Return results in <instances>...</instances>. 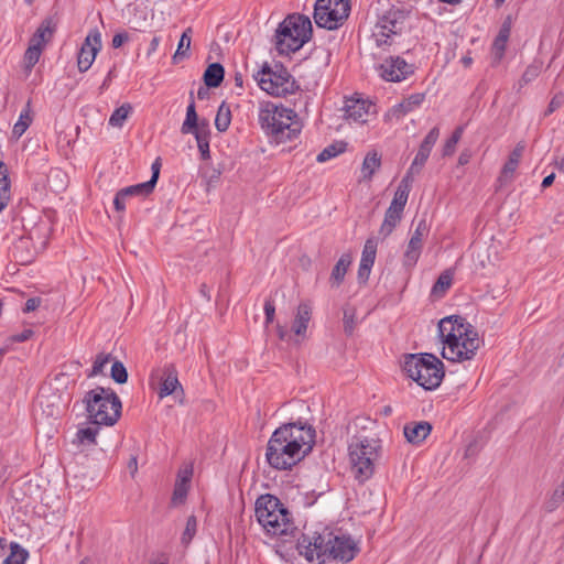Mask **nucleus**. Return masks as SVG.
I'll list each match as a JSON object with an SVG mask.
<instances>
[{
	"mask_svg": "<svg viewBox=\"0 0 564 564\" xmlns=\"http://www.w3.org/2000/svg\"><path fill=\"white\" fill-rule=\"evenodd\" d=\"M315 442V430L302 422L285 423L271 435L265 451L268 464L278 470H288L300 463Z\"/></svg>",
	"mask_w": 564,
	"mask_h": 564,
	"instance_id": "obj_1",
	"label": "nucleus"
},
{
	"mask_svg": "<svg viewBox=\"0 0 564 564\" xmlns=\"http://www.w3.org/2000/svg\"><path fill=\"white\" fill-rule=\"evenodd\" d=\"M297 549L307 561L317 560L321 563L329 560L347 563L359 551L357 543L349 535L335 533L327 529L313 536L302 534L297 540Z\"/></svg>",
	"mask_w": 564,
	"mask_h": 564,
	"instance_id": "obj_2",
	"label": "nucleus"
},
{
	"mask_svg": "<svg viewBox=\"0 0 564 564\" xmlns=\"http://www.w3.org/2000/svg\"><path fill=\"white\" fill-rule=\"evenodd\" d=\"M438 333L444 344L442 356L449 361L473 359L482 341L474 326L458 315L441 319Z\"/></svg>",
	"mask_w": 564,
	"mask_h": 564,
	"instance_id": "obj_3",
	"label": "nucleus"
},
{
	"mask_svg": "<svg viewBox=\"0 0 564 564\" xmlns=\"http://www.w3.org/2000/svg\"><path fill=\"white\" fill-rule=\"evenodd\" d=\"M258 121L261 129L276 143L295 139L302 130L294 110L271 101L260 102Z\"/></svg>",
	"mask_w": 564,
	"mask_h": 564,
	"instance_id": "obj_4",
	"label": "nucleus"
},
{
	"mask_svg": "<svg viewBox=\"0 0 564 564\" xmlns=\"http://www.w3.org/2000/svg\"><path fill=\"white\" fill-rule=\"evenodd\" d=\"M83 402L87 417L97 425L112 426L121 415V400L110 388L96 387L86 392Z\"/></svg>",
	"mask_w": 564,
	"mask_h": 564,
	"instance_id": "obj_5",
	"label": "nucleus"
},
{
	"mask_svg": "<svg viewBox=\"0 0 564 564\" xmlns=\"http://www.w3.org/2000/svg\"><path fill=\"white\" fill-rule=\"evenodd\" d=\"M254 512L258 522L269 534L288 535L295 529L288 509L272 495L260 496Z\"/></svg>",
	"mask_w": 564,
	"mask_h": 564,
	"instance_id": "obj_6",
	"label": "nucleus"
},
{
	"mask_svg": "<svg viewBox=\"0 0 564 564\" xmlns=\"http://www.w3.org/2000/svg\"><path fill=\"white\" fill-rule=\"evenodd\" d=\"M312 36V23L305 15H290L275 32V48L280 55L299 51Z\"/></svg>",
	"mask_w": 564,
	"mask_h": 564,
	"instance_id": "obj_7",
	"label": "nucleus"
},
{
	"mask_svg": "<svg viewBox=\"0 0 564 564\" xmlns=\"http://www.w3.org/2000/svg\"><path fill=\"white\" fill-rule=\"evenodd\" d=\"M408 376L426 390L437 388L444 378V365L433 354L409 355L403 365Z\"/></svg>",
	"mask_w": 564,
	"mask_h": 564,
	"instance_id": "obj_8",
	"label": "nucleus"
},
{
	"mask_svg": "<svg viewBox=\"0 0 564 564\" xmlns=\"http://www.w3.org/2000/svg\"><path fill=\"white\" fill-rule=\"evenodd\" d=\"M380 441L368 437H354L349 444L351 471L357 480L364 482L375 473L380 456Z\"/></svg>",
	"mask_w": 564,
	"mask_h": 564,
	"instance_id": "obj_9",
	"label": "nucleus"
},
{
	"mask_svg": "<svg viewBox=\"0 0 564 564\" xmlns=\"http://www.w3.org/2000/svg\"><path fill=\"white\" fill-rule=\"evenodd\" d=\"M262 90L275 97H286L300 90V85L282 65H264L253 75Z\"/></svg>",
	"mask_w": 564,
	"mask_h": 564,
	"instance_id": "obj_10",
	"label": "nucleus"
},
{
	"mask_svg": "<svg viewBox=\"0 0 564 564\" xmlns=\"http://www.w3.org/2000/svg\"><path fill=\"white\" fill-rule=\"evenodd\" d=\"M350 0H316L314 21L318 28L338 29L349 17Z\"/></svg>",
	"mask_w": 564,
	"mask_h": 564,
	"instance_id": "obj_11",
	"label": "nucleus"
},
{
	"mask_svg": "<svg viewBox=\"0 0 564 564\" xmlns=\"http://www.w3.org/2000/svg\"><path fill=\"white\" fill-rule=\"evenodd\" d=\"M405 14L399 9L388 10L377 22L373 37L378 46L390 44L391 35L402 32Z\"/></svg>",
	"mask_w": 564,
	"mask_h": 564,
	"instance_id": "obj_12",
	"label": "nucleus"
},
{
	"mask_svg": "<svg viewBox=\"0 0 564 564\" xmlns=\"http://www.w3.org/2000/svg\"><path fill=\"white\" fill-rule=\"evenodd\" d=\"M380 76L387 82L399 83L414 73V66L400 56L386 58L379 67Z\"/></svg>",
	"mask_w": 564,
	"mask_h": 564,
	"instance_id": "obj_13",
	"label": "nucleus"
},
{
	"mask_svg": "<svg viewBox=\"0 0 564 564\" xmlns=\"http://www.w3.org/2000/svg\"><path fill=\"white\" fill-rule=\"evenodd\" d=\"M101 48V34L95 29L86 36L77 56V66L80 73L87 72Z\"/></svg>",
	"mask_w": 564,
	"mask_h": 564,
	"instance_id": "obj_14",
	"label": "nucleus"
},
{
	"mask_svg": "<svg viewBox=\"0 0 564 564\" xmlns=\"http://www.w3.org/2000/svg\"><path fill=\"white\" fill-rule=\"evenodd\" d=\"M429 234V226L425 219H421L416 227L414 232L411 236V239L408 243L406 250L404 252V260L403 263L405 267L412 268L417 262L422 246H423V239Z\"/></svg>",
	"mask_w": 564,
	"mask_h": 564,
	"instance_id": "obj_15",
	"label": "nucleus"
},
{
	"mask_svg": "<svg viewBox=\"0 0 564 564\" xmlns=\"http://www.w3.org/2000/svg\"><path fill=\"white\" fill-rule=\"evenodd\" d=\"M440 137V129L437 127H434L430 130V132L426 134L424 140L422 141L419 151L408 170L406 174L404 176H410V178H413L414 175L419 174L424 166L425 162L427 161L430 153L436 143L437 139Z\"/></svg>",
	"mask_w": 564,
	"mask_h": 564,
	"instance_id": "obj_16",
	"label": "nucleus"
},
{
	"mask_svg": "<svg viewBox=\"0 0 564 564\" xmlns=\"http://www.w3.org/2000/svg\"><path fill=\"white\" fill-rule=\"evenodd\" d=\"M160 380L159 397L163 399L177 390L183 392L182 386L177 378V370L174 365H166L163 369L156 370L153 377Z\"/></svg>",
	"mask_w": 564,
	"mask_h": 564,
	"instance_id": "obj_17",
	"label": "nucleus"
},
{
	"mask_svg": "<svg viewBox=\"0 0 564 564\" xmlns=\"http://www.w3.org/2000/svg\"><path fill=\"white\" fill-rule=\"evenodd\" d=\"M371 109L375 110L373 104L355 98L347 99L344 107L346 119L362 123L367 121Z\"/></svg>",
	"mask_w": 564,
	"mask_h": 564,
	"instance_id": "obj_18",
	"label": "nucleus"
},
{
	"mask_svg": "<svg viewBox=\"0 0 564 564\" xmlns=\"http://www.w3.org/2000/svg\"><path fill=\"white\" fill-rule=\"evenodd\" d=\"M376 253L377 242L372 238L367 239L364 246L361 260L358 269L359 280L366 281L368 279L370 270L375 263Z\"/></svg>",
	"mask_w": 564,
	"mask_h": 564,
	"instance_id": "obj_19",
	"label": "nucleus"
},
{
	"mask_svg": "<svg viewBox=\"0 0 564 564\" xmlns=\"http://www.w3.org/2000/svg\"><path fill=\"white\" fill-rule=\"evenodd\" d=\"M432 425L426 421L406 423L403 433L411 444L422 443L431 433Z\"/></svg>",
	"mask_w": 564,
	"mask_h": 564,
	"instance_id": "obj_20",
	"label": "nucleus"
},
{
	"mask_svg": "<svg viewBox=\"0 0 564 564\" xmlns=\"http://www.w3.org/2000/svg\"><path fill=\"white\" fill-rule=\"evenodd\" d=\"M33 237L22 236L13 246V256L22 263L26 264L31 262L36 253L35 246L32 242Z\"/></svg>",
	"mask_w": 564,
	"mask_h": 564,
	"instance_id": "obj_21",
	"label": "nucleus"
},
{
	"mask_svg": "<svg viewBox=\"0 0 564 564\" xmlns=\"http://www.w3.org/2000/svg\"><path fill=\"white\" fill-rule=\"evenodd\" d=\"M55 30L56 24L54 23L53 19H44L36 29L35 33L30 39V43L44 48V46L52 40Z\"/></svg>",
	"mask_w": 564,
	"mask_h": 564,
	"instance_id": "obj_22",
	"label": "nucleus"
},
{
	"mask_svg": "<svg viewBox=\"0 0 564 564\" xmlns=\"http://www.w3.org/2000/svg\"><path fill=\"white\" fill-rule=\"evenodd\" d=\"M312 316V308L307 303H301L292 324V332L297 337H305L308 323Z\"/></svg>",
	"mask_w": 564,
	"mask_h": 564,
	"instance_id": "obj_23",
	"label": "nucleus"
},
{
	"mask_svg": "<svg viewBox=\"0 0 564 564\" xmlns=\"http://www.w3.org/2000/svg\"><path fill=\"white\" fill-rule=\"evenodd\" d=\"M413 178H410V176H403L397 187L393 199L389 207L403 212L409 198Z\"/></svg>",
	"mask_w": 564,
	"mask_h": 564,
	"instance_id": "obj_24",
	"label": "nucleus"
},
{
	"mask_svg": "<svg viewBox=\"0 0 564 564\" xmlns=\"http://www.w3.org/2000/svg\"><path fill=\"white\" fill-rule=\"evenodd\" d=\"M351 263V256L349 253H344L335 267L332 270L329 282L332 286L338 288L345 278V274Z\"/></svg>",
	"mask_w": 564,
	"mask_h": 564,
	"instance_id": "obj_25",
	"label": "nucleus"
},
{
	"mask_svg": "<svg viewBox=\"0 0 564 564\" xmlns=\"http://www.w3.org/2000/svg\"><path fill=\"white\" fill-rule=\"evenodd\" d=\"M509 36H510V25L507 23H503L499 30L498 35L496 36V39L494 41L492 48H491V52H492L496 63H499L500 59L502 58Z\"/></svg>",
	"mask_w": 564,
	"mask_h": 564,
	"instance_id": "obj_26",
	"label": "nucleus"
},
{
	"mask_svg": "<svg viewBox=\"0 0 564 564\" xmlns=\"http://www.w3.org/2000/svg\"><path fill=\"white\" fill-rule=\"evenodd\" d=\"M98 429L85 427L79 429L73 440V445L77 446L79 451H84L87 447L96 445V436Z\"/></svg>",
	"mask_w": 564,
	"mask_h": 564,
	"instance_id": "obj_27",
	"label": "nucleus"
},
{
	"mask_svg": "<svg viewBox=\"0 0 564 564\" xmlns=\"http://www.w3.org/2000/svg\"><path fill=\"white\" fill-rule=\"evenodd\" d=\"M224 76V66L219 63H213L208 65L204 73V83L207 87L216 88L223 83Z\"/></svg>",
	"mask_w": 564,
	"mask_h": 564,
	"instance_id": "obj_28",
	"label": "nucleus"
},
{
	"mask_svg": "<svg viewBox=\"0 0 564 564\" xmlns=\"http://www.w3.org/2000/svg\"><path fill=\"white\" fill-rule=\"evenodd\" d=\"M381 166V155L378 153V151L373 150L366 154L362 166H361V173L362 177L365 180H371L376 171Z\"/></svg>",
	"mask_w": 564,
	"mask_h": 564,
	"instance_id": "obj_29",
	"label": "nucleus"
},
{
	"mask_svg": "<svg viewBox=\"0 0 564 564\" xmlns=\"http://www.w3.org/2000/svg\"><path fill=\"white\" fill-rule=\"evenodd\" d=\"M424 99L425 94L423 93L412 94L393 108V113L398 117L404 116L416 107L421 106Z\"/></svg>",
	"mask_w": 564,
	"mask_h": 564,
	"instance_id": "obj_30",
	"label": "nucleus"
},
{
	"mask_svg": "<svg viewBox=\"0 0 564 564\" xmlns=\"http://www.w3.org/2000/svg\"><path fill=\"white\" fill-rule=\"evenodd\" d=\"M402 213L398 209H393L389 207L386 210L383 223L380 227L379 234L383 236V238L388 237L393 229L397 227V225L400 223Z\"/></svg>",
	"mask_w": 564,
	"mask_h": 564,
	"instance_id": "obj_31",
	"label": "nucleus"
},
{
	"mask_svg": "<svg viewBox=\"0 0 564 564\" xmlns=\"http://www.w3.org/2000/svg\"><path fill=\"white\" fill-rule=\"evenodd\" d=\"M33 121L31 100L25 105V108L21 111L18 121L13 126L12 134L15 138H20Z\"/></svg>",
	"mask_w": 564,
	"mask_h": 564,
	"instance_id": "obj_32",
	"label": "nucleus"
},
{
	"mask_svg": "<svg viewBox=\"0 0 564 564\" xmlns=\"http://www.w3.org/2000/svg\"><path fill=\"white\" fill-rule=\"evenodd\" d=\"M453 278L454 269H446L443 271L432 288V294L437 297L443 296L452 286Z\"/></svg>",
	"mask_w": 564,
	"mask_h": 564,
	"instance_id": "obj_33",
	"label": "nucleus"
},
{
	"mask_svg": "<svg viewBox=\"0 0 564 564\" xmlns=\"http://www.w3.org/2000/svg\"><path fill=\"white\" fill-rule=\"evenodd\" d=\"M524 149H525V145L523 142H520L516 145L513 151L510 153L508 161L503 165L501 178L508 177L516 171L518 163L520 161V158L523 154Z\"/></svg>",
	"mask_w": 564,
	"mask_h": 564,
	"instance_id": "obj_34",
	"label": "nucleus"
},
{
	"mask_svg": "<svg viewBox=\"0 0 564 564\" xmlns=\"http://www.w3.org/2000/svg\"><path fill=\"white\" fill-rule=\"evenodd\" d=\"M10 199V181L6 164L0 161V212L8 205Z\"/></svg>",
	"mask_w": 564,
	"mask_h": 564,
	"instance_id": "obj_35",
	"label": "nucleus"
},
{
	"mask_svg": "<svg viewBox=\"0 0 564 564\" xmlns=\"http://www.w3.org/2000/svg\"><path fill=\"white\" fill-rule=\"evenodd\" d=\"M189 99H191V101L186 109V118L181 128V131L184 134L192 132L193 128H196V126L199 124L198 116H197L196 109H195L193 93H191Z\"/></svg>",
	"mask_w": 564,
	"mask_h": 564,
	"instance_id": "obj_36",
	"label": "nucleus"
},
{
	"mask_svg": "<svg viewBox=\"0 0 564 564\" xmlns=\"http://www.w3.org/2000/svg\"><path fill=\"white\" fill-rule=\"evenodd\" d=\"M231 122V111L230 107L223 102L217 111L216 118H215V127L219 132H225Z\"/></svg>",
	"mask_w": 564,
	"mask_h": 564,
	"instance_id": "obj_37",
	"label": "nucleus"
},
{
	"mask_svg": "<svg viewBox=\"0 0 564 564\" xmlns=\"http://www.w3.org/2000/svg\"><path fill=\"white\" fill-rule=\"evenodd\" d=\"M10 554L2 564H25L29 553L19 543L12 542L10 544Z\"/></svg>",
	"mask_w": 564,
	"mask_h": 564,
	"instance_id": "obj_38",
	"label": "nucleus"
},
{
	"mask_svg": "<svg viewBox=\"0 0 564 564\" xmlns=\"http://www.w3.org/2000/svg\"><path fill=\"white\" fill-rule=\"evenodd\" d=\"M346 142H343V141H337L333 144H329L327 145L316 158V161L319 162V163H324L339 154H341L343 152H345L346 150Z\"/></svg>",
	"mask_w": 564,
	"mask_h": 564,
	"instance_id": "obj_39",
	"label": "nucleus"
},
{
	"mask_svg": "<svg viewBox=\"0 0 564 564\" xmlns=\"http://www.w3.org/2000/svg\"><path fill=\"white\" fill-rule=\"evenodd\" d=\"M131 111L132 106L130 104H123L111 113L109 124L111 127L121 128Z\"/></svg>",
	"mask_w": 564,
	"mask_h": 564,
	"instance_id": "obj_40",
	"label": "nucleus"
},
{
	"mask_svg": "<svg viewBox=\"0 0 564 564\" xmlns=\"http://www.w3.org/2000/svg\"><path fill=\"white\" fill-rule=\"evenodd\" d=\"M189 475L191 473L186 471V475L178 476L173 491L174 502H183L185 500L188 491Z\"/></svg>",
	"mask_w": 564,
	"mask_h": 564,
	"instance_id": "obj_41",
	"label": "nucleus"
},
{
	"mask_svg": "<svg viewBox=\"0 0 564 564\" xmlns=\"http://www.w3.org/2000/svg\"><path fill=\"white\" fill-rule=\"evenodd\" d=\"M42 52L43 48L32 43H29V47L24 53V68L28 74L31 73L34 65L39 62Z\"/></svg>",
	"mask_w": 564,
	"mask_h": 564,
	"instance_id": "obj_42",
	"label": "nucleus"
},
{
	"mask_svg": "<svg viewBox=\"0 0 564 564\" xmlns=\"http://www.w3.org/2000/svg\"><path fill=\"white\" fill-rule=\"evenodd\" d=\"M120 191L126 196V198L132 196H148L153 192V183L144 182L137 185L124 187Z\"/></svg>",
	"mask_w": 564,
	"mask_h": 564,
	"instance_id": "obj_43",
	"label": "nucleus"
},
{
	"mask_svg": "<svg viewBox=\"0 0 564 564\" xmlns=\"http://www.w3.org/2000/svg\"><path fill=\"white\" fill-rule=\"evenodd\" d=\"M191 33H192V29L191 28H187L181 39H180V42H178V46H177V50L173 56V61L174 63H177L178 59H183L184 57H187V51L189 50L191 47Z\"/></svg>",
	"mask_w": 564,
	"mask_h": 564,
	"instance_id": "obj_44",
	"label": "nucleus"
},
{
	"mask_svg": "<svg viewBox=\"0 0 564 564\" xmlns=\"http://www.w3.org/2000/svg\"><path fill=\"white\" fill-rule=\"evenodd\" d=\"M110 376L112 380L119 384H123L128 381V371L124 365L119 360L112 364Z\"/></svg>",
	"mask_w": 564,
	"mask_h": 564,
	"instance_id": "obj_45",
	"label": "nucleus"
},
{
	"mask_svg": "<svg viewBox=\"0 0 564 564\" xmlns=\"http://www.w3.org/2000/svg\"><path fill=\"white\" fill-rule=\"evenodd\" d=\"M464 128L457 127L452 137L446 141L443 148V155L448 156L452 155L455 152L456 144L459 142L462 135H463Z\"/></svg>",
	"mask_w": 564,
	"mask_h": 564,
	"instance_id": "obj_46",
	"label": "nucleus"
},
{
	"mask_svg": "<svg viewBox=\"0 0 564 564\" xmlns=\"http://www.w3.org/2000/svg\"><path fill=\"white\" fill-rule=\"evenodd\" d=\"M344 330L346 334L351 335L356 326V310L351 306L344 307Z\"/></svg>",
	"mask_w": 564,
	"mask_h": 564,
	"instance_id": "obj_47",
	"label": "nucleus"
},
{
	"mask_svg": "<svg viewBox=\"0 0 564 564\" xmlns=\"http://www.w3.org/2000/svg\"><path fill=\"white\" fill-rule=\"evenodd\" d=\"M191 133L195 135L196 141H209L210 129L208 120H200L199 124H197L196 128H193Z\"/></svg>",
	"mask_w": 564,
	"mask_h": 564,
	"instance_id": "obj_48",
	"label": "nucleus"
},
{
	"mask_svg": "<svg viewBox=\"0 0 564 564\" xmlns=\"http://www.w3.org/2000/svg\"><path fill=\"white\" fill-rule=\"evenodd\" d=\"M110 358H111V355H109V354L97 355L88 377H96L98 375H102L104 368L110 361Z\"/></svg>",
	"mask_w": 564,
	"mask_h": 564,
	"instance_id": "obj_49",
	"label": "nucleus"
},
{
	"mask_svg": "<svg viewBox=\"0 0 564 564\" xmlns=\"http://www.w3.org/2000/svg\"><path fill=\"white\" fill-rule=\"evenodd\" d=\"M540 70L539 65H529L518 83L519 89L533 82L540 75Z\"/></svg>",
	"mask_w": 564,
	"mask_h": 564,
	"instance_id": "obj_50",
	"label": "nucleus"
},
{
	"mask_svg": "<svg viewBox=\"0 0 564 564\" xmlns=\"http://www.w3.org/2000/svg\"><path fill=\"white\" fill-rule=\"evenodd\" d=\"M197 520L195 516H189L186 521V527L182 535V542L188 544L196 533Z\"/></svg>",
	"mask_w": 564,
	"mask_h": 564,
	"instance_id": "obj_51",
	"label": "nucleus"
},
{
	"mask_svg": "<svg viewBox=\"0 0 564 564\" xmlns=\"http://www.w3.org/2000/svg\"><path fill=\"white\" fill-rule=\"evenodd\" d=\"M563 105H564V94L558 93L551 99V101L544 112V116L545 117L550 116L551 113H553L554 111L560 109Z\"/></svg>",
	"mask_w": 564,
	"mask_h": 564,
	"instance_id": "obj_52",
	"label": "nucleus"
},
{
	"mask_svg": "<svg viewBox=\"0 0 564 564\" xmlns=\"http://www.w3.org/2000/svg\"><path fill=\"white\" fill-rule=\"evenodd\" d=\"M264 314H265V324H271L275 316V306L274 302L271 299L265 300L264 302Z\"/></svg>",
	"mask_w": 564,
	"mask_h": 564,
	"instance_id": "obj_53",
	"label": "nucleus"
},
{
	"mask_svg": "<svg viewBox=\"0 0 564 564\" xmlns=\"http://www.w3.org/2000/svg\"><path fill=\"white\" fill-rule=\"evenodd\" d=\"M129 40H130V36H129L128 32H126V31L118 32L113 35L111 45L113 48H119L124 43H127Z\"/></svg>",
	"mask_w": 564,
	"mask_h": 564,
	"instance_id": "obj_54",
	"label": "nucleus"
},
{
	"mask_svg": "<svg viewBox=\"0 0 564 564\" xmlns=\"http://www.w3.org/2000/svg\"><path fill=\"white\" fill-rule=\"evenodd\" d=\"M42 304L41 297H31L25 302V305L23 307L24 313H30L35 311L40 305Z\"/></svg>",
	"mask_w": 564,
	"mask_h": 564,
	"instance_id": "obj_55",
	"label": "nucleus"
},
{
	"mask_svg": "<svg viewBox=\"0 0 564 564\" xmlns=\"http://www.w3.org/2000/svg\"><path fill=\"white\" fill-rule=\"evenodd\" d=\"M33 334L34 333L32 329H24L20 334L12 335L10 339L13 343H23V341L29 340L33 336Z\"/></svg>",
	"mask_w": 564,
	"mask_h": 564,
	"instance_id": "obj_56",
	"label": "nucleus"
},
{
	"mask_svg": "<svg viewBox=\"0 0 564 564\" xmlns=\"http://www.w3.org/2000/svg\"><path fill=\"white\" fill-rule=\"evenodd\" d=\"M564 501V481L561 486L554 490L552 496V502L554 507H557L560 503Z\"/></svg>",
	"mask_w": 564,
	"mask_h": 564,
	"instance_id": "obj_57",
	"label": "nucleus"
},
{
	"mask_svg": "<svg viewBox=\"0 0 564 564\" xmlns=\"http://www.w3.org/2000/svg\"><path fill=\"white\" fill-rule=\"evenodd\" d=\"M197 148L200 153L203 160H208L210 158L209 152V141H196Z\"/></svg>",
	"mask_w": 564,
	"mask_h": 564,
	"instance_id": "obj_58",
	"label": "nucleus"
},
{
	"mask_svg": "<svg viewBox=\"0 0 564 564\" xmlns=\"http://www.w3.org/2000/svg\"><path fill=\"white\" fill-rule=\"evenodd\" d=\"M126 196L121 193V191H119L116 196H115V199H113V206L116 208L117 212H123L126 209V204H124V200H126Z\"/></svg>",
	"mask_w": 564,
	"mask_h": 564,
	"instance_id": "obj_59",
	"label": "nucleus"
},
{
	"mask_svg": "<svg viewBox=\"0 0 564 564\" xmlns=\"http://www.w3.org/2000/svg\"><path fill=\"white\" fill-rule=\"evenodd\" d=\"M160 161L159 159L155 160V162L152 164V176L147 183H153V188L155 187V184L158 182L159 175H160Z\"/></svg>",
	"mask_w": 564,
	"mask_h": 564,
	"instance_id": "obj_60",
	"label": "nucleus"
},
{
	"mask_svg": "<svg viewBox=\"0 0 564 564\" xmlns=\"http://www.w3.org/2000/svg\"><path fill=\"white\" fill-rule=\"evenodd\" d=\"M276 333H278V337L283 340V341H290L292 340V335L290 334V332L288 330V328L285 326H282L280 324L276 325Z\"/></svg>",
	"mask_w": 564,
	"mask_h": 564,
	"instance_id": "obj_61",
	"label": "nucleus"
},
{
	"mask_svg": "<svg viewBox=\"0 0 564 564\" xmlns=\"http://www.w3.org/2000/svg\"><path fill=\"white\" fill-rule=\"evenodd\" d=\"M128 468L131 473L132 476H134V474L137 473L138 470V460H137V457L135 456H132L128 463Z\"/></svg>",
	"mask_w": 564,
	"mask_h": 564,
	"instance_id": "obj_62",
	"label": "nucleus"
},
{
	"mask_svg": "<svg viewBox=\"0 0 564 564\" xmlns=\"http://www.w3.org/2000/svg\"><path fill=\"white\" fill-rule=\"evenodd\" d=\"M208 88L206 85L205 86H200L197 90V98L200 99V100H204L206 99L208 96H209V91H208Z\"/></svg>",
	"mask_w": 564,
	"mask_h": 564,
	"instance_id": "obj_63",
	"label": "nucleus"
},
{
	"mask_svg": "<svg viewBox=\"0 0 564 564\" xmlns=\"http://www.w3.org/2000/svg\"><path fill=\"white\" fill-rule=\"evenodd\" d=\"M149 564H169V557L165 554H161Z\"/></svg>",
	"mask_w": 564,
	"mask_h": 564,
	"instance_id": "obj_64",
	"label": "nucleus"
}]
</instances>
